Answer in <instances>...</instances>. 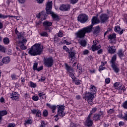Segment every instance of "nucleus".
Returning <instances> with one entry per match:
<instances>
[{"instance_id":"obj_1","label":"nucleus","mask_w":127,"mask_h":127,"mask_svg":"<svg viewBox=\"0 0 127 127\" xmlns=\"http://www.w3.org/2000/svg\"><path fill=\"white\" fill-rule=\"evenodd\" d=\"M98 23H100V20L98 19V17H93L91 25L79 30L75 33L76 36L78 38H83V37H85V34H86V33H89V32L92 31L93 25H94V24H98Z\"/></svg>"},{"instance_id":"obj_2","label":"nucleus","mask_w":127,"mask_h":127,"mask_svg":"<svg viewBox=\"0 0 127 127\" xmlns=\"http://www.w3.org/2000/svg\"><path fill=\"white\" fill-rule=\"evenodd\" d=\"M43 50V48L41 47V44H36L31 47L28 53L32 56H36V55H40Z\"/></svg>"},{"instance_id":"obj_3","label":"nucleus","mask_w":127,"mask_h":127,"mask_svg":"<svg viewBox=\"0 0 127 127\" xmlns=\"http://www.w3.org/2000/svg\"><path fill=\"white\" fill-rule=\"evenodd\" d=\"M90 91L91 92H88L85 95V98L87 99L88 104L89 105L93 104V99L95 98V95L97 93V88L96 87L91 85Z\"/></svg>"},{"instance_id":"obj_4","label":"nucleus","mask_w":127,"mask_h":127,"mask_svg":"<svg viewBox=\"0 0 127 127\" xmlns=\"http://www.w3.org/2000/svg\"><path fill=\"white\" fill-rule=\"evenodd\" d=\"M52 9V1H48L46 4V10L47 11V14H51L54 19L57 20L58 19H59V17H58V15H57L56 14L51 11Z\"/></svg>"},{"instance_id":"obj_5","label":"nucleus","mask_w":127,"mask_h":127,"mask_svg":"<svg viewBox=\"0 0 127 127\" xmlns=\"http://www.w3.org/2000/svg\"><path fill=\"white\" fill-rule=\"evenodd\" d=\"M114 86L115 88L117 89V90L119 91L120 94H122L123 92H125L126 90L125 85L123 86V84L120 82H116Z\"/></svg>"},{"instance_id":"obj_6","label":"nucleus","mask_w":127,"mask_h":127,"mask_svg":"<svg viewBox=\"0 0 127 127\" xmlns=\"http://www.w3.org/2000/svg\"><path fill=\"white\" fill-rule=\"evenodd\" d=\"M58 117H64L65 116V112H64V110H65V106L63 105H58Z\"/></svg>"},{"instance_id":"obj_7","label":"nucleus","mask_w":127,"mask_h":127,"mask_svg":"<svg viewBox=\"0 0 127 127\" xmlns=\"http://www.w3.org/2000/svg\"><path fill=\"white\" fill-rule=\"evenodd\" d=\"M93 45L91 47V50L92 51H96V50H99L102 47L101 45H98L99 44V41L95 40L93 42Z\"/></svg>"},{"instance_id":"obj_8","label":"nucleus","mask_w":127,"mask_h":127,"mask_svg":"<svg viewBox=\"0 0 127 127\" xmlns=\"http://www.w3.org/2000/svg\"><path fill=\"white\" fill-rule=\"evenodd\" d=\"M65 66L66 70H67V72H69V76L72 79V80L74 79H75L76 77H75V75H74V73H73V72H74V70L72 69V67H70V66L68 65L67 64H65Z\"/></svg>"},{"instance_id":"obj_9","label":"nucleus","mask_w":127,"mask_h":127,"mask_svg":"<svg viewBox=\"0 0 127 127\" xmlns=\"http://www.w3.org/2000/svg\"><path fill=\"white\" fill-rule=\"evenodd\" d=\"M44 62L47 67H52L53 65V59L52 58L45 59Z\"/></svg>"},{"instance_id":"obj_10","label":"nucleus","mask_w":127,"mask_h":127,"mask_svg":"<svg viewBox=\"0 0 127 127\" xmlns=\"http://www.w3.org/2000/svg\"><path fill=\"white\" fill-rule=\"evenodd\" d=\"M78 20L81 23H85L88 20V16L85 14H82L78 16Z\"/></svg>"},{"instance_id":"obj_11","label":"nucleus","mask_w":127,"mask_h":127,"mask_svg":"<svg viewBox=\"0 0 127 127\" xmlns=\"http://www.w3.org/2000/svg\"><path fill=\"white\" fill-rule=\"evenodd\" d=\"M19 94L18 92L13 91L12 93H10V98L12 100H15V101H18L19 100Z\"/></svg>"},{"instance_id":"obj_12","label":"nucleus","mask_w":127,"mask_h":127,"mask_svg":"<svg viewBox=\"0 0 127 127\" xmlns=\"http://www.w3.org/2000/svg\"><path fill=\"white\" fill-rule=\"evenodd\" d=\"M70 8H71V5L70 4H62L60 7V10L63 11H67L68 10H70Z\"/></svg>"},{"instance_id":"obj_13","label":"nucleus","mask_w":127,"mask_h":127,"mask_svg":"<svg viewBox=\"0 0 127 127\" xmlns=\"http://www.w3.org/2000/svg\"><path fill=\"white\" fill-rule=\"evenodd\" d=\"M26 42V40L25 39H23L22 41L16 42V45L17 46H20L21 49L22 50H25L26 49V46L24 45V43H25Z\"/></svg>"},{"instance_id":"obj_14","label":"nucleus","mask_w":127,"mask_h":127,"mask_svg":"<svg viewBox=\"0 0 127 127\" xmlns=\"http://www.w3.org/2000/svg\"><path fill=\"white\" fill-rule=\"evenodd\" d=\"M109 19V16L106 14H102L100 15V20L101 23H104L106 21H108Z\"/></svg>"},{"instance_id":"obj_15","label":"nucleus","mask_w":127,"mask_h":127,"mask_svg":"<svg viewBox=\"0 0 127 127\" xmlns=\"http://www.w3.org/2000/svg\"><path fill=\"white\" fill-rule=\"evenodd\" d=\"M85 125L87 127H92L93 126V121L91 120V116L90 115L87 117Z\"/></svg>"},{"instance_id":"obj_16","label":"nucleus","mask_w":127,"mask_h":127,"mask_svg":"<svg viewBox=\"0 0 127 127\" xmlns=\"http://www.w3.org/2000/svg\"><path fill=\"white\" fill-rule=\"evenodd\" d=\"M108 53H110V54H114V53H115L117 51V49H116V47L114 46H109L108 47Z\"/></svg>"},{"instance_id":"obj_17","label":"nucleus","mask_w":127,"mask_h":127,"mask_svg":"<svg viewBox=\"0 0 127 127\" xmlns=\"http://www.w3.org/2000/svg\"><path fill=\"white\" fill-rule=\"evenodd\" d=\"M111 67L115 73H119L120 72V67H119L117 64H111Z\"/></svg>"},{"instance_id":"obj_18","label":"nucleus","mask_w":127,"mask_h":127,"mask_svg":"<svg viewBox=\"0 0 127 127\" xmlns=\"http://www.w3.org/2000/svg\"><path fill=\"white\" fill-rule=\"evenodd\" d=\"M7 17H14V18H16V19H18V17L15 16H10L9 15H4L0 13V18H2L4 19V18H7Z\"/></svg>"},{"instance_id":"obj_19","label":"nucleus","mask_w":127,"mask_h":127,"mask_svg":"<svg viewBox=\"0 0 127 127\" xmlns=\"http://www.w3.org/2000/svg\"><path fill=\"white\" fill-rule=\"evenodd\" d=\"M47 107H48V108H49L52 110V112L53 114H54V113H55V111H56V108H57L56 105H52L49 103H47Z\"/></svg>"},{"instance_id":"obj_20","label":"nucleus","mask_w":127,"mask_h":127,"mask_svg":"<svg viewBox=\"0 0 127 127\" xmlns=\"http://www.w3.org/2000/svg\"><path fill=\"white\" fill-rule=\"evenodd\" d=\"M47 107H48V108H49L52 110V112L53 114H54V113H55V111H56V108H57L56 105H52L49 103H47Z\"/></svg>"},{"instance_id":"obj_21","label":"nucleus","mask_w":127,"mask_h":127,"mask_svg":"<svg viewBox=\"0 0 127 127\" xmlns=\"http://www.w3.org/2000/svg\"><path fill=\"white\" fill-rule=\"evenodd\" d=\"M117 54L118 56L120 57V58H121V59H125L126 57L125 56L124 53H123L122 49L119 50L118 53Z\"/></svg>"},{"instance_id":"obj_22","label":"nucleus","mask_w":127,"mask_h":127,"mask_svg":"<svg viewBox=\"0 0 127 127\" xmlns=\"http://www.w3.org/2000/svg\"><path fill=\"white\" fill-rule=\"evenodd\" d=\"M38 94L39 98H40L41 100H44V99H46V95H45V93L41 91H39Z\"/></svg>"},{"instance_id":"obj_23","label":"nucleus","mask_w":127,"mask_h":127,"mask_svg":"<svg viewBox=\"0 0 127 127\" xmlns=\"http://www.w3.org/2000/svg\"><path fill=\"white\" fill-rule=\"evenodd\" d=\"M6 115H7V112L6 111H0V123L1 122V120H2V117L6 116Z\"/></svg>"},{"instance_id":"obj_24","label":"nucleus","mask_w":127,"mask_h":127,"mask_svg":"<svg viewBox=\"0 0 127 127\" xmlns=\"http://www.w3.org/2000/svg\"><path fill=\"white\" fill-rule=\"evenodd\" d=\"M114 31L116 32H118L119 33H120V34H123V33H124L123 30L121 31V27L120 26H116L114 28Z\"/></svg>"},{"instance_id":"obj_25","label":"nucleus","mask_w":127,"mask_h":127,"mask_svg":"<svg viewBox=\"0 0 127 127\" xmlns=\"http://www.w3.org/2000/svg\"><path fill=\"white\" fill-rule=\"evenodd\" d=\"M3 63L8 64L10 62V58L9 57H5L2 59Z\"/></svg>"},{"instance_id":"obj_26","label":"nucleus","mask_w":127,"mask_h":127,"mask_svg":"<svg viewBox=\"0 0 127 127\" xmlns=\"http://www.w3.org/2000/svg\"><path fill=\"white\" fill-rule=\"evenodd\" d=\"M68 58L69 60H71V62H72V59H74L75 58V53L73 52H69L68 54Z\"/></svg>"},{"instance_id":"obj_27","label":"nucleus","mask_w":127,"mask_h":127,"mask_svg":"<svg viewBox=\"0 0 127 127\" xmlns=\"http://www.w3.org/2000/svg\"><path fill=\"white\" fill-rule=\"evenodd\" d=\"M117 60V55H114L111 59V63L112 65L116 64V61Z\"/></svg>"},{"instance_id":"obj_28","label":"nucleus","mask_w":127,"mask_h":127,"mask_svg":"<svg viewBox=\"0 0 127 127\" xmlns=\"http://www.w3.org/2000/svg\"><path fill=\"white\" fill-rule=\"evenodd\" d=\"M79 43L82 47H85L87 45V42L85 40H81L79 42Z\"/></svg>"},{"instance_id":"obj_29","label":"nucleus","mask_w":127,"mask_h":127,"mask_svg":"<svg viewBox=\"0 0 127 127\" xmlns=\"http://www.w3.org/2000/svg\"><path fill=\"white\" fill-rule=\"evenodd\" d=\"M116 37H117L116 34H112L108 36V38L110 39V40H115Z\"/></svg>"},{"instance_id":"obj_30","label":"nucleus","mask_w":127,"mask_h":127,"mask_svg":"<svg viewBox=\"0 0 127 127\" xmlns=\"http://www.w3.org/2000/svg\"><path fill=\"white\" fill-rule=\"evenodd\" d=\"M72 81L73 83H75V85H80L81 84V80L77 79V78H74Z\"/></svg>"},{"instance_id":"obj_31","label":"nucleus","mask_w":127,"mask_h":127,"mask_svg":"<svg viewBox=\"0 0 127 127\" xmlns=\"http://www.w3.org/2000/svg\"><path fill=\"white\" fill-rule=\"evenodd\" d=\"M40 127H45L47 125V123L43 120H41Z\"/></svg>"},{"instance_id":"obj_32","label":"nucleus","mask_w":127,"mask_h":127,"mask_svg":"<svg viewBox=\"0 0 127 127\" xmlns=\"http://www.w3.org/2000/svg\"><path fill=\"white\" fill-rule=\"evenodd\" d=\"M43 24L45 26H51L52 25V22H48V21H45L43 23Z\"/></svg>"},{"instance_id":"obj_33","label":"nucleus","mask_w":127,"mask_h":127,"mask_svg":"<svg viewBox=\"0 0 127 127\" xmlns=\"http://www.w3.org/2000/svg\"><path fill=\"white\" fill-rule=\"evenodd\" d=\"M100 118H101V115L99 114H95L93 117V120L94 121H98V120H100Z\"/></svg>"},{"instance_id":"obj_34","label":"nucleus","mask_w":127,"mask_h":127,"mask_svg":"<svg viewBox=\"0 0 127 127\" xmlns=\"http://www.w3.org/2000/svg\"><path fill=\"white\" fill-rule=\"evenodd\" d=\"M79 66H80L79 64H77V66L76 67L75 69H76V71L78 72V73H82V69H81V67H79Z\"/></svg>"},{"instance_id":"obj_35","label":"nucleus","mask_w":127,"mask_h":127,"mask_svg":"<svg viewBox=\"0 0 127 127\" xmlns=\"http://www.w3.org/2000/svg\"><path fill=\"white\" fill-rule=\"evenodd\" d=\"M99 31H100V27H99V26H96L94 29V33H95V34L99 33Z\"/></svg>"},{"instance_id":"obj_36","label":"nucleus","mask_w":127,"mask_h":127,"mask_svg":"<svg viewBox=\"0 0 127 127\" xmlns=\"http://www.w3.org/2000/svg\"><path fill=\"white\" fill-rule=\"evenodd\" d=\"M39 100V97L38 96L34 95L32 96V100L37 102Z\"/></svg>"},{"instance_id":"obj_37","label":"nucleus","mask_w":127,"mask_h":127,"mask_svg":"<svg viewBox=\"0 0 127 127\" xmlns=\"http://www.w3.org/2000/svg\"><path fill=\"white\" fill-rule=\"evenodd\" d=\"M3 42L4 44H8L9 43V39L8 38H4L3 39Z\"/></svg>"},{"instance_id":"obj_38","label":"nucleus","mask_w":127,"mask_h":127,"mask_svg":"<svg viewBox=\"0 0 127 127\" xmlns=\"http://www.w3.org/2000/svg\"><path fill=\"white\" fill-rule=\"evenodd\" d=\"M30 86L31 87V88H36V84L32 81H31L30 82Z\"/></svg>"},{"instance_id":"obj_39","label":"nucleus","mask_w":127,"mask_h":127,"mask_svg":"<svg viewBox=\"0 0 127 127\" xmlns=\"http://www.w3.org/2000/svg\"><path fill=\"white\" fill-rule=\"evenodd\" d=\"M41 36H45L46 37H48V33L46 32H43L40 33Z\"/></svg>"},{"instance_id":"obj_40","label":"nucleus","mask_w":127,"mask_h":127,"mask_svg":"<svg viewBox=\"0 0 127 127\" xmlns=\"http://www.w3.org/2000/svg\"><path fill=\"white\" fill-rule=\"evenodd\" d=\"M11 77L13 80H17L18 79V76L15 74H12Z\"/></svg>"},{"instance_id":"obj_41","label":"nucleus","mask_w":127,"mask_h":127,"mask_svg":"<svg viewBox=\"0 0 127 127\" xmlns=\"http://www.w3.org/2000/svg\"><path fill=\"white\" fill-rule=\"evenodd\" d=\"M96 111H97V108H94L92 109V111L90 112V114H89V116H92V115H93V114H94V113H95L96 112Z\"/></svg>"},{"instance_id":"obj_42","label":"nucleus","mask_w":127,"mask_h":127,"mask_svg":"<svg viewBox=\"0 0 127 127\" xmlns=\"http://www.w3.org/2000/svg\"><path fill=\"white\" fill-rule=\"evenodd\" d=\"M36 115L37 117L40 118V117H41V112L40 110H38Z\"/></svg>"},{"instance_id":"obj_43","label":"nucleus","mask_w":127,"mask_h":127,"mask_svg":"<svg viewBox=\"0 0 127 127\" xmlns=\"http://www.w3.org/2000/svg\"><path fill=\"white\" fill-rule=\"evenodd\" d=\"M31 124H32L31 120H28L25 122V125H30Z\"/></svg>"},{"instance_id":"obj_44","label":"nucleus","mask_w":127,"mask_h":127,"mask_svg":"<svg viewBox=\"0 0 127 127\" xmlns=\"http://www.w3.org/2000/svg\"><path fill=\"white\" fill-rule=\"evenodd\" d=\"M122 107L124 109H127V100L123 103L122 104Z\"/></svg>"},{"instance_id":"obj_45","label":"nucleus","mask_w":127,"mask_h":127,"mask_svg":"<svg viewBox=\"0 0 127 127\" xmlns=\"http://www.w3.org/2000/svg\"><path fill=\"white\" fill-rule=\"evenodd\" d=\"M38 65V64L36 63L34 64L33 66V70H37Z\"/></svg>"},{"instance_id":"obj_46","label":"nucleus","mask_w":127,"mask_h":127,"mask_svg":"<svg viewBox=\"0 0 127 127\" xmlns=\"http://www.w3.org/2000/svg\"><path fill=\"white\" fill-rule=\"evenodd\" d=\"M0 51H1V52H5V48L2 46H0Z\"/></svg>"},{"instance_id":"obj_47","label":"nucleus","mask_w":127,"mask_h":127,"mask_svg":"<svg viewBox=\"0 0 127 127\" xmlns=\"http://www.w3.org/2000/svg\"><path fill=\"white\" fill-rule=\"evenodd\" d=\"M43 13H44V12H40L37 15V17L38 18H40V17H42V16L43 15Z\"/></svg>"},{"instance_id":"obj_48","label":"nucleus","mask_w":127,"mask_h":127,"mask_svg":"<svg viewBox=\"0 0 127 127\" xmlns=\"http://www.w3.org/2000/svg\"><path fill=\"white\" fill-rule=\"evenodd\" d=\"M114 112H115V110H114L113 109H111L108 111V113L109 115H112V114H113Z\"/></svg>"},{"instance_id":"obj_49","label":"nucleus","mask_w":127,"mask_h":127,"mask_svg":"<svg viewBox=\"0 0 127 127\" xmlns=\"http://www.w3.org/2000/svg\"><path fill=\"white\" fill-rule=\"evenodd\" d=\"M58 36L59 37H63V33L61 31H60L58 33Z\"/></svg>"},{"instance_id":"obj_50","label":"nucleus","mask_w":127,"mask_h":127,"mask_svg":"<svg viewBox=\"0 0 127 127\" xmlns=\"http://www.w3.org/2000/svg\"><path fill=\"white\" fill-rule=\"evenodd\" d=\"M43 115L44 116V117H47L48 115V112H47V110H45L43 112Z\"/></svg>"},{"instance_id":"obj_51","label":"nucleus","mask_w":127,"mask_h":127,"mask_svg":"<svg viewBox=\"0 0 127 127\" xmlns=\"http://www.w3.org/2000/svg\"><path fill=\"white\" fill-rule=\"evenodd\" d=\"M78 2V0H70V3L72 4H75V3H77Z\"/></svg>"},{"instance_id":"obj_52","label":"nucleus","mask_w":127,"mask_h":127,"mask_svg":"<svg viewBox=\"0 0 127 127\" xmlns=\"http://www.w3.org/2000/svg\"><path fill=\"white\" fill-rule=\"evenodd\" d=\"M110 82H111V79L110 78H107L105 79V83L106 84H109Z\"/></svg>"},{"instance_id":"obj_53","label":"nucleus","mask_w":127,"mask_h":127,"mask_svg":"<svg viewBox=\"0 0 127 127\" xmlns=\"http://www.w3.org/2000/svg\"><path fill=\"white\" fill-rule=\"evenodd\" d=\"M15 127V124L10 123L8 125L7 127Z\"/></svg>"},{"instance_id":"obj_54","label":"nucleus","mask_w":127,"mask_h":127,"mask_svg":"<svg viewBox=\"0 0 127 127\" xmlns=\"http://www.w3.org/2000/svg\"><path fill=\"white\" fill-rule=\"evenodd\" d=\"M18 36V38H21V37H23V35H22V33H19L17 34Z\"/></svg>"},{"instance_id":"obj_55","label":"nucleus","mask_w":127,"mask_h":127,"mask_svg":"<svg viewBox=\"0 0 127 127\" xmlns=\"http://www.w3.org/2000/svg\"><path fill=\"white\" fill-rule=\"evenodd\" d=\"M106 69V67L103 66L102 65H100L99 66V71H103V70H105Z\"/></svg>"},{"instance_id":"obj_56","label":"nucleus","mask_w":127,"mask_h":127,"mask_svg":"<svg viewBox=\"0 0 127 127\" xmlns=\"http://www.w3.org/2000/svg\"><path fill=\"white\" fill-rule=\"evenodd\" d=\"M3 65V61L1 59V57H0V66H2Z\"/></svg>"},{"instance_id":"obj_57","label":"nucleus","mask_w":127,"mask_h":127,"mask_svg":"<svg viewBox=\"0 0 127 127\" xmlns=\"http://www.w3.org/2000/svg\"><path fill=\"white\" fill-rule=\"evenodd\" d=\"M83 53L84 55H87V54L89 53V51L88 50H85L84 51H83Z\"/></svg>"},{"instance_id":"obj_58","label":"nucleus","mask_w":127,"mask_h":127,"mask_svg":"<svg viewBox=\"0 0 127 127\" xmlns=\"http://www.w3.org/2000/svg\"><path fill=\"white\" fill-rule=\"evenodd\" d=\"M63 49L64 50H65L66 52H68V51H69V49H68V48L66 46H64L63 47Z\"/></svg>"},{"instance_id":"obj_59","label":"nucleus","mask_w":127,"mask_h":127,"mask_svg":"<svg viewBox=\"0 0 127 127\" xmlns=\"http://www.w3.org/2000/svg\"><path fill=\"white\" fill-rule=\"evenodd\" d=\"M64 43L66 45H70L71 44V42H68V41L64 40Z\"/></svg>"},{"instance_id":"obj_60","label":"nucleus","mask_w":127,"mask_h":127,"mask_svg":"<svg viewBox=\"0 0 127 127\" xmlns=\"http://www.w3.org/2000/svg\"><path fill=\"white\" fill-rule=\"evenodd\" d=\"M42 69H43V66H41L40 67H39L38 68H37V71H41V70H42Z\"/></svg>"},{"instance_id":"obj_61","label":"nucleus","mask_w":127,"mask_h":127,"mask_svg":"<svg viewBox=\"0 0 127 127\" xmlns=\"http://www.w3.org/2000/svg\"><path fill=\"white\" fill-rule=\"evenodd\" d=\"M45 81V77H42L41 79L39 80L40 82H44Z\"/></svg>"},{"instance_id":"obj_62","label":"nucleus","mask_w":127,"mask_h":127,"mask_svg":"<svg viewBox=\"0 0 127 127\" xmlns=\"http://www.w3.org/2000/svg\"><path fill=\"white\" fill-rule=\"evenodd\" d=\"M38 111V110H35V109H33L32 110V114H36L37 113V111Z\"/></svg>"},{"instance_id":"obj_63","label":"nucleus","mask_w":127,"mask_h":127,"mask_svg":"<svg viewBox=\"0 0 127 127\" xmlns=\"http://www.w3.org/2000/svg\"><path fill=\"white\" fill-rule=\"evenodd\" d=\"M0 103H3L4 102V98H3V97H1L0 98Z\"/></svg>"},{"instance_id":"obj_64","label":"nucleus","mask_w":127,"mask_h":127,"mask_svg":"<svg viewBox=\"0 0 127 127\" xmlns=\"http://www.w3.org/2000/svg\"><path fill=\"white\" fill-rule=\"evenodd\" d=\"M70 127H76V125L74 123H71Z\"/></svg>"}]
</instances>
